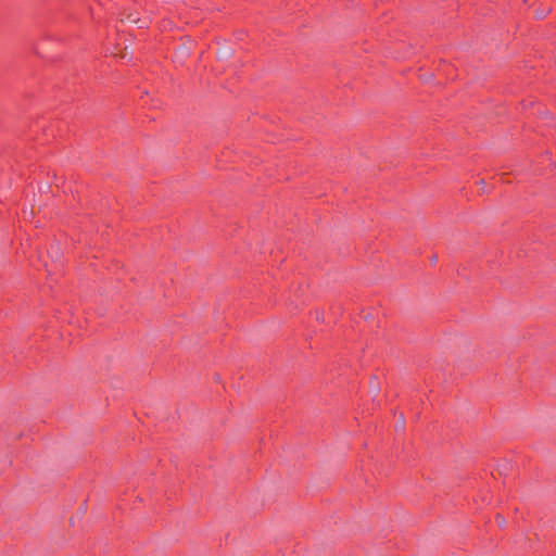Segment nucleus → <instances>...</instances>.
I'll list each match as a JSON object with an SVG mask.
<instances>
[{
    "mask_svg": "<svg viewBox=\"0 0 556 556\" xmlns=\"http://www.w3.org/2000/svg\"><path fill=\"white\" fill-rule=\"evenodd\" d=\"M127 18H128L131 23H139V20H138V18L132 17L131 15H129Z\"/></svg>",
    "mask_w": 556,
    "mask_h": 556,
    "instance_id": "f03ea898",
    "label": "nucleus"
},
{
    "mask_svg": "<svg viewBox=\"0 0 556 556\" xmlns=\"http://www.w3.org/2000/svg\"><path fill=\"white\" fill-rule=\"evenodd\" d=\"M545 15L543 12H539L538 17L542 18Z\"/></svg>",
    "mask_w": 556,
    "mask_h": 556,
    "instance_id": "20e7f679",
    "label": "nucleus"
},
{
    "mask_svg": "<svg viewBox=\"0 0 556 556\" xmlns=\"http://www.w3.org/2000/svg\"><path fill=\"white\" fill-rule=\"evenodd\" d=\"M404 424H405L404 417H403V415H401L400 418H399L397 425H396V429H403L404 428Z\"/></svg>",
    "mask_w": 556,
    "mask_h": 556,
    "instance_id": "f257e3e1",
    "label": "nucleus"
},
{
    "mask_svg": "<svg viewBox=\"0 0 556 556\" xmlns=\"http://www.w3.org/2000/svg\"><path fill=\"white\" fill-rule=\"evenodd\" d=\"M186 53H187V50L186 49H181V51L179 52V55L185 56Z\"/></svg>",
    "mask_w": 556,
    "mask_h": 556,
    "instance_id": "7ed1b4c3",
    "label": "nucleus"
}]
</instances>
